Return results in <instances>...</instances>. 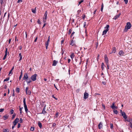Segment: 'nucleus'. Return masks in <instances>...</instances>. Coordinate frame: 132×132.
<instances>
[{
    "label": "nucleus",
    "instance_id": "4c0bfd02",
    "mask_svg": "<svg viewBox=\"0 0 132 132\" xmlns=\"http://www.w3.org/2000/svg\"><path fill=\"white\" fill-rule=\"evenodd\" d=\"M14 112V110L13 109H11V110L10 111V113H11V114H12Z\"/></svg>",
    "mask_w": 132,
    "mask_h": 132
},
{
    "label": "nucleus",
    "instance_id": "680f3d73",
    "mask_svg": "<svg viewBox=\"0 0 132 132\" xmlns=\"http://www.w3.org/2000/svg\"><path fill=\"white\" fill-rule=\"evenodd\" d=\"M75 32H73L72 34H71V37H72L73 35L75 33Z\"/></svg>",
    "mask_w": 132,
    "mask_h": 132
},
{
    "label": "nucleus",
    "instance_id": "052dcab7",
    "mask_svg": "<svg viewBox=\"0 0 132 132\" xmlns=\"http://www.w3.org/2000/svg\"><path fill=\"white\" fill-rule=\"evenodd\" d=\"M102 106L104 108V109H105V106L104 105V104H102Z\"/></svg>",
    "mask_w": 132,
    "mask_h": 132
},
{
    "label": "nucleus",
    "instance_id": "2f4dec72",
    "mask_svg": "<svg viewBox=\"0 0 132 132\" xmlns=\"http://www.w3.org/2000/svg\"><path fill=\"white\" fill-rule=\"evenodd\" d=\"M104 64L103 63H102L101 64V68L102 70H103L104 69Z\"/></svg>",
    "mask_w": 132,
    "mask_h": 132
},
{
    "label": "nucleus",
    "instance_id": "c9c22d12",
    "mask_svg": "<svg viewBox=\"0 0 132 132\" xmlns=\"http://www.w3.org/2000/svg\"><path fill=\"white\" fill-rule=\"evenodd\" d=\"M72 30H71V29H70L68 32V34H69V35L70 34L71 32H72Z\"/></svg>",
    "mask_w": 132,
    "mask_h": 132
},
{
    "label": "nucleus",
    "instance_id": "bb28decb",
    "mask_svg": "<svg viewBox=\"0 0 132 132\" xmlns=\"http://www.w3.org/2000/svg\"><path fill=\"white\" fill-rule=\"evenodd\" d=\"M49 43L48 42H46L45 43V46L46 49H47L48 46V45Z\"/></svg>",
    "mask_w": 132,
    "mask_h": 132
},
{
    "label": "nucleus",
    "instance_id": "4468645a",
    "mask_svg": "<svg viewBox=\"0 0 132 132\" xmlns=\"http://www.w3.org/2000/svg\"><path fill=\"white\" fill-rule=\"evenodd\" d=\"M102 122H100L98 125V128L99 129H101L102 127Z\"/></svg>",
    "mask_w": 132,
    "mask_h": 132
},
{
    "label": "nucleus",
    "instance_id": "603ef678",
    "mask_svg": "<svg viewBox=\"0 0 132 132\" xmlns=\"http://www.w3.org/2000/svg\"><path fill=\"white\" fill-rule=\"evenodd\" d=\"M86 22H85L84 23V27L85 28H86Z\"/></svg>",
    "mask_w": 132,
    "mask_h": 132
},
{
    "label": "nucleus",
    "instance_id": "338daca9",
    "mask_svg": "<svg viewBox=\"0 0 132 132\" xmlns=\"http://www.w3.org/2000/svg\"><path fill=\"white\" fill-rule=\"evenodd\" d=\"M70 61H71V60H70V59H69L68 60V63H69L70 62Z\"/></svg>",
    "mask_w": 132,
    "mask_h": 132
},
{
    "label": "nucleus",
    "instance_id": "6e6552de",
    "mask_svg": "<svg viewBox=\"0 0 132 132\" xmlns=\"http://www.w3.org/2000/svg\"><path fill=\"white\" fill-rule=\"evenodd\" d=\"M121 115L123 117V118L125 119V120H126L127 119V115L124 112H123L122 113Z\"/></svg>",
    "mask_w": 132,
    "mask_h": 132
},
{
    "label": "nucleus",
    "instance_id": "393cba45",
    "mask_svg": "<svg viewBox=\"0 0 132 132\" xmlns=\"http://www.w3.org/2000/svg\"><path fill=\"white\" fill-rule=\"evenodd\" d=\"M20 108L19 110L20 111V113H22V109L23 108V107L21 108L20 106H19Z\"/></svg>",
    "mask_w": 132,
    "mask_h": 132
},
{
    "label": "nucleus",
    "instance_id": "37998d69",
    "mask_svg": "<svg viewBox=\"0 0 132 132\" xmlns=\"http://www.w3.org/2000/svg\"><path fill=\"white\" fill-rule=\"evenodd\" d=\"M4 109H0V112H2L4 110Z\"/></svg>",
    "mask_w": 132,
    "mask_h": 132
},
{
    "label": "nucleus",
    "instance_id": "20e7f679",
    "mask_svg": "<svg viewBox=\"0 0 132 132\" xmlns=\"http://www.w3.org/2000/svg\"><path fill=\"white\" fill-rule=\"evenodd\" d=\"M29 87H27L26 88V92L27 94L30 95L31 94V92L30 90H29Z\"/></svg>",
    "mask_w": 132,
    "mask_h": 132
},
{
    "label": "nucleus",
    "instance_id": "8fccbe9b",
    "mask_svg": "<svg viewBox=\"0 0 132 132\" xmlns=\"http://www.w3.org/2000/svg\"><path fill=\"white\" fill-rule=\"evenodd\" d=\"M22 119L21 118L20 119V123H22Z\"/></svg>",
    "mask_w": 132,
    "mask_h": 132
},
{
    "label": "nucleus",
    "instance_id": "ea45409f",
    "mask_svg": "<svg viewBox=\"0 0 132 132\" xmlns=\"http://www.w3.org/2000/svg\"><path fill=\"white\" fill-rule=\"evenodd\" d=\"M84 2L83 0H81L79 2V4L78 5H79L80 4L82 3L83 2Z\"/></svg>",
    "mask_w": 132,
    "mask_h": 132
},
{
    "label": "nucleus",
    "instance_id": "69168bd1",
    "mask_svg": "<svg viewBox=\"0 0 132 132\" xmlns=\"http://www.w3.org/2000/svg\"><path fill=\"white\" fill-rule=\"evenodd\" d=\"M46 23H44L43 25V26L42 28H43L46 25Z\"/></svg>",
    "mask_w": 132,
    "mask_h": 132
},
{
    "label": "nucleus",
    "instance_id": "a18cd8bd",
    "mask_svg": "<svg viewBox=\"0 0 132 132\" xmlns=\"http://www.w3.org/2000/svg\"><path fill=\"white\" fill-rule=\"evenodd\" d=\"M46 19H45V18H44L43 19V21L44 23H46Z\"/></svg>",
    "mask_w": 132,
    "mask_h": 132
},
{
    "label": "nucleus",
    "instance_id": "a19ab883",
    "mask_svg": "<svg viewBox=\"0 0 132 132\" xmlns=\"http://www.w3.org/2000/svg\"><path fill=\"white\" fill-rule=\"evenodd\" d=\"M37 22L39 24H41V23L40 21V20L39 19H38V20Z\"/></svg>",
    "mask_w": 132,
    "mask_h": 132
},
{
    "label": "nucleus",
    "instance_id": "1a4fd4ad",
    "mask_svg": "<svg viewBox=\"0 0 132 132\" xmlns=\"http://www.w3.org/2000/svg\"><path fill=\"white\" fill-rule=\"evenodd\" d=\"M28 78V76L27 73H25L23 77V79L24 80H26Z\"/></svg>",
    "mask_w": 132,
    "mask_h": 132
},
{
    "label": "nucleus",
    "instance_id": "0eeeda50",
    "mask_svg": "<svg viewBox=\"0 0 132 132\" xmlns=\"http://www.w3.org/2000/svg\"><path fill=\"white\" fill-rule=\"evenodd\" d=\"M19 119L18 118H16L14 120L13 122V123L14 126H15L17 123L19 121Z\"/></svg>",
    "mask_w": 132,
    "mask_h": 132
},
{
    "label": "nucleus",
    "instance_id": "7c9ffc66",
    "mask_svg": "<svg viewBox=\"0 0 132 132\" xmlns=\"http://www.w3.org/2000/svg\"><path fill=\"white\" fill-rule=\"evenodd\" d=\"M16 91L17 93H19L20 92V89L19 88H16Z\"/></svg>",
    "mask_w": 132,
    "mask_h": 132
},
{
    "label": "nucleus",
    "instance_id": "c03bdc74",
    "mask_svg": "<svg viewBox=\"0 0 132 132\" xmlns=\"http://www.w3.org/2000/svg\"><path fill=\"white\" fill-rule=\"evenodd\" d=\"M12 70H11L10 71L9 73V76H11V75H10L11 74H12Z\"/></svg>",
    "mask_w": 132,
    "mask_h": 132
},
{
    "label": "nucleus",
    "instance_id": "9d476101",
    "mask_svg": "<svg viewBox=\"0 0 132 132\" xmlns=\"http://www.w3.org/2000/svg\"><path fill=\"white\" fill-rule=\"evenodd\" d=\"M45 107L46 105H45V106L43 108V109L42 111V113H42L44 114V115L45 114L47 113V112L45 111Z\"/></svg>",
    "mask_w": 132,
    "mask_h": 132
},
{
    "label": "nucleus",
    "instance_id": "bf43d9fd",
    "mask_svg": "<svg viewBox=\"0 0 132 132\" xmlns=\"http://www.w3.org/2000/svg\"><path fill=\"white\" fill-rule=\"evenodd\" d=\"M72 46L74 47H76V45L75 44H73L72 45Z\"/></svg>",
    "mask_w": 132,
    "mask_h": 132
},
{
    "label": "nucleus",
    "instance_id": "13d9d810",
    "mask_svg": "<svg viewBox=\"0 0 132 132\" xmlns=\"http://www.w3.org/2000/svg\"><path fill=\"white\" fill-rule=\"evenodd\" d=\"M97 95H100V94H99L97 93H96L94 94L95 96H96Z\"/></svg>",
    "mask_w": 132,
    "mask_h": 132
},
{
    "label": "nucleus",
    "instance_id": "7ed1b4c3",
    "mask_svg": "<svg viewBox=\"0 0 132 132\" xmlns=\"http://www.w3.org/2000/svg\"><path fill=\"white\" fill-rule=\"evenodd\" d=\"M37 76V75L36 74H35L31 76V79L32 80L35 81L36 80V77Z\"/></svg>",
    "mask_w": 132,
    "mask_h": 132
},
{
    "label": "nucleus",
    "instance_id": "f704fd0d",
    "mask_svg": "<svg viewBox=\"0 0 132 132\" xmlns=\"http://www.w3.org/2000/svg\"><path fill=\"white\" fill-rule=\"evenodd\" d=\"M9 78H7L4 80V81H7L9 80Z\"/></svg>",
    "mask_w": 132,
    "mask_h": 132
},
{
    "label": "nucleus",
    "instance_id": "72a5a7b5",
    "mask_svg": "<svg viewBox=\"0 0 132 132\" xmlns=\"http://www.w3.org/2000/svg\"><path fill=\"white\" fill-rule=\"evenodd\" d=\"M125 121H127V122H131L132 121V120L131 119V120H130V119H127L126 120H125Z\"/></svg>",
    "mask_w": 132,
    "mask_h": 132
},
{
    "label": "nucleus",
    "instance_id": "9b49d317",
    "mask_svg": "<svg viewBox=\"0 0 132 132\" xmlns=\"http://www.w3.org/2000/svg\"><path fill=\"white\" fill-rule=\"evenodd\" d=\"M7 48H6L5 55L3 58V60H4L6 58V56L7 55Z\"/></svg>",
    "mask_w": 132,
    "mask_h": 132
},
{
    "label": "nucleus",
    "instance_id": "cd10ccee",
    "mask_svg": "<svg viewBox=\"0 0 132 132\" xmlns=\"http://www.w3.org/2000/svg\"><path fill=\"white\" fill-rule=\"evenodd\" d=\"M16 114L15 113H14L13 114V115H12V119H13L15 118L16 116Z\"/></svg>",
    "mask_w": 132,
    "mask_h": 132
},
{
    "label": "nucleus",
    "instance_id": "58836bf2",
    "mask_svg": "<svg viewBox=\"0 0 132 132\" xmlns=\"http://www.w3.org/2000/svg\"><path fill=\"white\" fill-rule=\"evenodd\" d=\"M35 128L34 127H31L30 128V130L31 131H33L34 129Z\"/></svg>",
    "mask_w": 132,
    "mask_h": 132
},
{
    "label": "nucleus",
    "instance_id": "f257e3e1",
    "mask_svg": "<svg viewBox=\"0 0 132 132\" xmlns=\"http://www.w3.org/2000/svg\"><path fill=\"white\" fill-rule=\"evenodd\" d=\"M131 27V25L130 22H128L126 23V25L125 27V29L124 30V32H126L128 29H130Z\"/></svg>",
    "mask_w": 132,
    "mask_h": 132
},
{
    "label": "nucleus",
    "instance_id": "4d7b16f0",
    "mask_svg": "<svg viewBox=\"0 0 132 132\" xmlns=\"http://www.w3.org/2000/svg\"><path fill=\"white\" fill-rule=\"evenodd\" d=\"M56 125V123H54L53 124L52 127H54Z\"/></svg>",
    "mask_w": 132,
    "mask_h": 132
},
{
    "label": "nucleus",
    "instance_id": "5fc2aeb1",
    "mask_svg": "<svg viewBox=\"0 0 132 132\" xmlns=\"http://www.w3.org/2000/svg\"><path fill=\"white\" fill-rule=\"evenodd\" d=\"M22 0H18L17 2V3H19L20 2H22Z\"/></svg>",
    "mask_w": 132,
    "mask_h": 132
},
{
    "label": "nucleus",
    "instance_id": "a211bd4d",
    "mask_svg": "<svg viewBox=\"0 0 132 132\" xmlns=\"http://www.w3.org/2000/svg\"><path fill=\"white\" fill-rule=\"evenodd\" d=\"M8 116L4 115L3 117V118L4 120H6L8 118Z\"/></svg>",
    "mask_w": 132,
    "mask_h": 132
},
{
    "label": "nucleus",
    "instance_id": "e433bc0d",
    "mask_svg": "<svg viewBox=\"0 0 132 132\" xmlns=\"http://www.w3.org/2000/svg\"><path fill=\"white\" fill-rule=\"evenodd\" d=\"M59 114V113L58 112H57L55 114V116L54 117L55 118H56L57 117L58 115Z\"/></svg>",
    "mask_w": 132,
    "mask_h": 132
},
{
    "label": "nucleus",
    "instance_id": "aec40b11",
    "mask_svg": "<svg viewBox=\"0 0 132 132\" xmlns=\"http://www.w3.org/2000/svg\"><path fill=\"white\" fill-rule=\"evenodd\" d=\"M48 13L47 11H46L45 12L44 15V16L45 17V19H47V14Z\"/></svg>",
    "mask_w": 132,
    "mask_h": 132
},
{
    "label": "nucleus",
    "instance_id": "0e129e2a",
    "mask_svg": "<svg viewBox=\"0 0 132 132\" xmlns=\"http://www.w3.org/2000/svg\"><path fill=\"white\" fill-rule=\"evenodd\" d=\"M37 37H36V38L34 40V42H36L37 41Z\"/></svg>",
    "mask_w": 132,
    "mask_h": 132
},
{
    "label": "nucleus",
    "instance_id": "3c124183",
    "mask_svg": "<svg viewBox=\"0 0 132 132\" xmlns=\"http://www.w3.org/2000/svg\"><path fill=\"white\" fill-rule=\"evenodd\" d=\"M130 126L131 128H132V123L131 122H130Z\"/></svg>",
    "mask_w": 132,
    "mask_h": 132
},
{
    "label": "nucleus",
    "instance_id": "5701e85b",
    "mask_svg": "<svg viewBox=\"0 0 132 132\" xmlns=\"http://www.w3.org/2000/svg\"><path fill=\"white\" fill-rule=\"evenodd\" d=\"M116 49L115 47L113 48L112 53H115L116 51Z\"/></svg>",
    "mask_w": 132,
    "mask_h": 132
},
{
    "label": "nucleus",
    "instance_id": "a878e982",
    "mask_svg": "<svg viewBox=\"0 0 132 132\" xmlns=\"http://www.w3.org/2000/svg\"><path fill=\"white\" fill-rule=\"evenodd\" d=\"M23 105H26V98L25 97H24L23 98Z\"/></svg>",
    "mask_w": 132,
    "mask_h": 132
},
{
    "label": "nucleus",
    "instance_id": "473e14b6",
    "mask_svg": "<svg viewBox=\"0 0 132 132\" xmlns=\"http://www.w3.org/2000/svg\"><path fill=\"white\" fill-rule=\"evenodd\" d=\"M36 7L35 8V9H32L31 11L32 12L34 13H35L36 12Z\"/></svg>",
    "mask_w": 132,
    "mask_h": 132
},
{
    "label": "nucleus",
    "instance_id": "f03ea898",
    "mask_svg": "<svg viewBox=\"0 0 132 132\" xmlns=\"http://www.w3.org/2000/svg\"><path fill=\"white\" fill-rule=\"evenodd\" d=\"M109 25H106V27H105L104 28L106 29L104 30L103 32L102 35L105 34L109 30Z\"/></svg>",
    "mask_w": 132,
    "mask_h": 132
},
{
    "label": "nucleus",
    "instance_id": "c85d7f7f",
    "mask_svg": "<svg viewBox=\"0 0 132 132\" xmlns=\"http://www.w3.org/2000/svg\"><path fill=\"white\" fill-rule=\"evenodd\" d=\"M70 56L71 58L72 59L73 58H74L75 57L74 54L73 53H72Z\"/></svg>",
    "mask_w": 132,
    "mask_h": 132
},
{
    "label": "nucleus",
    "instance_id": "e2e57ef3",
    "mask_svg": "<svg viewBox=\"0 0 132 132\" xmlns=\"http://www.w3.org/2000/svg\"><path fill=\"white\" fill-rule=\"evenodd\" d=\"M22 77V75H20V77H19V80H20L21 78Z\"/></svg>",
    "mask_w": 132,
    "mask_h": 132
},
{
    "label": "nucleus",
    "instance_id": "6e6d98bb",
    "mask_svg": "<svg viewBox=\"0 0 132 132\" xmlns=\"http://www.w3.org/2000/svg\"><path fill=\"white\" fill-rule=\"evenodd\" d=\"M98 42H97V43H96V48H97V46H98Z\"/></svg>",
    "mask_w": 132,
    "mask_h": 132
},
{
    "label": "nucleus",
    "instance_id": "2eb2a0df",
    "mask_svg": "<svg viewBox=\"0 0 132 132\" xmlns=\"http://www.w3.org/2000/svg\"><path fill=\"white\" fill-rule=\"evenodd\" d=\"M57 63V61H56L55 60H54L53 62L52 65L54 66L56 65Z\"/></svg>",
    "mask_w": 132,
    "mask_h": 132
},
{
    "label": "nucleus",
    "instance_id": "412c9836",
    "mask_svg": "<svg viewBox=\"0 0 132 132\" xmlns=\"http://www.w3.org/2000/svg\"><path fill=\"white\" fill-rule=\"evenodd\" d=\"M19 56L20 57V59L19 60V61H21V60L22 59V56L21 55V53H20L19 54Z\"/></svg>",
    "mask_w": 132,
    "mask_h": 132
},
{
    "label": "nucleus",
    "instance_id": "6ab92c4d",
    "mask_svg": "<svg viewBox=\"0 0 132 132\" xmlns=\"http://www.w3.org/2000/svg\"><path fill=\"white\" fill-rule=\"evenodd\" d=\"M38 125L39 126V128H42V124L39 121L38 123Z\"/></svg>",
    "mask_w": 132,
    "mask_h": 132
},
{
    "label": "nucleus",
    "instance_id": "423d86ee",
    "mask_svg": "<svg viewBox=\"0 0 132 132\" xmlns=\"http://www.w3.org/2000/svg\"><path fill=\"white\" fill-rule=\"evenodd\" d=\"M115 103V102H113L112 104V105L111 106V107L112 108V109H117L118 108V107L117 106L114 105Z\"/></svg>",
    "mask_w": 132,
    "mask_h": 132
},
{
    "label": "nucleus",
    "instance_id": "dca6fc26",
    "mask_svg": "<svg viewBox=\"0 0 132 132\" xmlns=\"http://www.w3.org/2000/svg\"><path fill=\"white\" fill-rule=\"evenodd\" d=\"M105 62L106 63V64H108V57H105Z\"/></svg>",
    "mask_w": 132,
    "mask_h": 132
},
{
    "label": "nucleus",
    "instance_id": "864d4df0",
    "mask_svg": "<svg viewBox=\"0 0 132 132\" xmlns=\"http://www.w3.org/2000/svg\"><path fill=\"white\" fill-rule=\"evenodd\" d=\"M3 0H0V3H1V5H2L3 4Z\"/></svg>",
    "mask_w": 132,
    "mask_h": 132
},
{
    "label": "nucleus",
    "instance_id": "4be33fe9",
    "mask_svg": "<svg viewBox=\"0 0 132 132\" xmlns=\"http://www.w3.org/2000/svg\"><path fill=\"white\" fill-rule=\"evenodd\" d=\"M3 132H9V130L7 129H3Z\"/></svg>",
    "mask_w": 132,
    "mask_h": 132
},
{
    "label": "nucleus",
    "instance_id": "ddd939ff",
    "mask_svg": "<svg viewBox=\"0 0 132 132\" xmlns=\"http://www.w3.org/2000/svg\"><path fill=\"white\" fill-rule=\"evenodd\" d=\"M121 13H120L118 14L117 15H116L114 17L113 19L116 20L121 15Z\"/></svg>",
    "mask_w": 132,
    "mask_h": 132
},
{
    "label": "nucleus",
    "instance_id": "09e8293b",
    "mask_svg": "<svg viewBox=\"0 0 132 132\" xmlns=\"http://www.w3.org/2000/svg\"><path fill=\"white\" fill-rule=\"evenodd\" d=\"M124 1H125V3L126 4H127L128 3V0H124Z\"/></svg>",
    "mask_w": 132,
    "mask_h": 132
},
{
    "label": "nucleus",
    "instance_id": "79ce46f5",
    "mask_svg": "<svg viewBox=\"0 0 132 132\" xmlns=\"http://www.w3.org/2000/svg\"><path fill=\"white\" fill-rule=\"evenodd\" d=\"M110 128L112 129L113 128V124L112 123H110Z\"/></svg>",
    "mask_w": 132,
    "mask_h": 132
},
{
    "label": "nucleus",
    "instance_id": "49530a36",
    "mask_svg": "<svg viewBox=\"0 0 132 132\" xmlns=\"http://www.w3.org/2000/svg\"><path fill=\"white\" fill-rule=\"evenodd\" d=\"M73 42H74V41H73V40H72L71 42V44H70V45L72 46V44H74L73 43Z\"/></svg>",
    "mask_w": 132,
    "mask_h": 132
},
{
    "label": "nucleus",
    "instance_id": "c756f323",
    "mask_svg": "<svg viewBox=\"0 0 132 132\" xmlns=\"http://www.w3.org/2000/svg\"><path fill=\"white\" fill-rule=\"evenodd\" d=\"M26 82L27 84H28L29 83H30L31 82V80L30 79H29V80L27 79L26 80Z\"/></svg>",
    "mask_w": 132,
    "mask_h": 132
},
{
    "label": "nucleus",
    "instance_id": "f8f14e48",
    "mask_svg": "<svg viewBox=\"0 0 132 132\" xmlns=\"http://www.w3.org/2000/svg\"><path fill=\"white\" fill-rule=\"evenodd\" d=\"M124 54V52L121 50L118 53V54L120 56H123Z\"/></svg>",
    "mask_w": 132,
    "mask_h": 132
},
{
    "label": "nucleus",
    "instance_id": "b1692460",
    "mask_svg": "<svg viewBox=\"0 0 132 132\" xmlns=\"http://www.w3.org/2000/svg\"><path fill=\"white\" fill-rule=\"evenodd\" d=\"M113 112H114V113L116 114H117L118 113V111L115 109H114L113 111Z\"/></svg>",
    "mask_w": 132,
    "mask_h": 132
},
{
    "label": "nucleus",
    "instance_id": "39448f33",
    "mask_svg": "<svg viewBox=\"0 0 132 132\" xmlns=\"http://www.w3.org/2000/svg\"><path fill=\"white\" fill-rule=\"evenodd\" d=\"M89 94L88 93L86 92V91L84 94V98L85 99H87L88 97Z\"/></svg>",
    "mask_w": 132,
    "mask_h": 132
},
{
    "label": "nucleus",
    "instance_id": "774afa93",
    "mask_svg": "<svg viewBox=\"0 0 132 132\" xmlns=\"http://www.w3.org/2000/svg\"><path fill=\"white\" fill-rule=\"evenodd\" d=\"M85 15H83L82 16V18L83 19H84V18H85Z\"/></svg>",
    "mask_w": 132,
    "mask_h": 132
},
{
    "label": "nucleus",
    "instance_id": "f3484780",
    "mask_svg": "<svg viewBox=\"0 0 132 132\" xmlns=\"http://www.w3.org/2000/svg\"><path fill=\"white\" fill-rule=\"evenodd\" d=\"M24 108L25 110L26 111V113H27V112L28 111V109L27 108V105H24Z\"/></svg>",
    "mask_w": 132,
    "mask_h": 132
},
{
    "label": "nucleus",
    "instance_id": "de8ad7c7",
    "mask_svg": "<svg viewBox=\"0 0 132 132\" xmlns=\"http://www.w3.org/2000/svg\"><path fill=\"white\" fill-rule=\"evenodd\" d=\"M21 125L20 123H18V128H19L20 127Z\"/></svg>",
    "mask_w": 132,
    "mask_h": 132
}]
</instances>
